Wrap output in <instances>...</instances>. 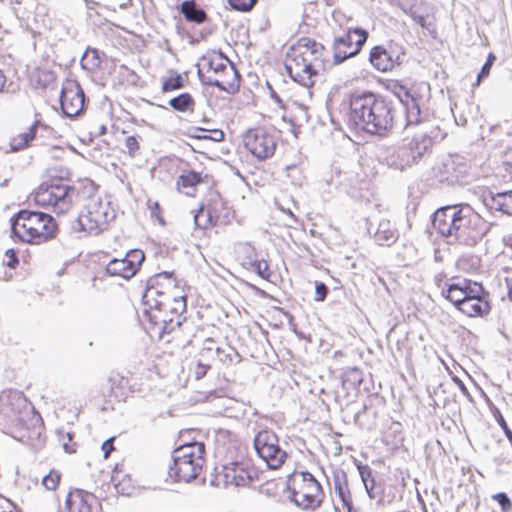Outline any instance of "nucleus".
<instances>
[{
    "mask_svg": "<svg viewBox=\"0 0 512 512\" xmlns=\"http://www.w3.org/2000/svg\"><path fill=\"white\" fill-rule=\"evenodd\" d=\"M116 436H112L109 439L105 440L101 445V450L103 452L104 459H108L113 451H115V442Z\"/></svg>",
    "mask_w": 512,
    "mask_h": 512,
    "instance_id": "49",
    "label": "nucleus"
},
{
    "mask_svg": "<svg viewBox=\"0 0 512 512\" xmlns=\"http://www.w3.org/2000/svg\"><path fill=\"white\" fill-rule=\"evenodd\" d=\"M211 180L212 176L204 171L184 170L177 178L176 189L182 194L194 197L197 186L202 183H208Z\"/></svg>",
    "mask_w": 512,
    "mask_h": 512,
    "instance_id": "27",
    "label": "nucleus"
},
{
    "mask_svg": "<svg viewBox=\"0 0 512 512\" xmlns=\"http://www.w3.org/2000/svg\"><path fill=\"white\" fill-rule=\"evenodd\" d=\"M483 201L491 210L512 216V190L496 194L490 192L484 196Z\"/></svg>",
    "mask_w": 512,
    "mask_h": 512,
    "instance_id": "29",
    "label": "nucleus"
},
{
    "mask_svg": "<svg viewBox=\"0 0 512 512\" xmlns=\"http://www.w3.org/2000/svg\"><path fill=\"white\" fill-rule=\"evenodd\" d=\"M403 55L404 52L401 46L389 42L387 46L376 45L372 47L369 53V61L377 71L389 72L402 63Z\"/></svg>",
    "mask_w": 512,
    "mask_h": 512,
    "instance_id": "21",
    "label": "nucleus"
},
{
    "mask_svg": "<svg viewBox=\"0 0 512 512\" xmlns=\"http://www.w3.org/2000/svg\"><path fill=\"white\" fill-rule=\"evenodd\" d=\"M4 265L10 269H16L19 266L20 263V257H19V251L10 248L7 249L4 253Z\"/></svg>",
    "mask_w": 512,
    "mask_h": 512,
    "instance_id": "42",
    "label": "nucleus"
},
{
    "mask_svg": "<svg viewBox=\"0 0 512 512\" xmlns=\"http://www.w3.org/2000/svg\"><path fill=\"white\" fill-rule=\"evenodd\" d=\"M95 192L79 199L82 209L73 226L75 232L85 236L99 235L106 231L116 218L112 203L100 196L99 186L94 182Z\"/></svg>",
    "mask_w": 512,
    "mask_h": 512,
    "instance_id": "12",
    "label": "nucleus"
},
{
    "mask_svg": "<svg viewBox=\"0 0 512 512\" xmlns=\"http://www.w3.org/2000/svg\"><path fill=\"white\" fill-rule=\"evenodd\" d=\"M82 66L87 70H96L101 66L99 52L95 48H88L82 57Z\"/></svg>",
    "mask_w": 512,
    "mask_h": 512,
    "instance_id": "36",
    "label": "nucleus"
},
{
    "mask_svg": "<svg viewBox=\"0 0 512 512\" xmlns=\"http://www.w3.org/2000/svg\"><path fill=\"white\" fill-rule=\"evenodd\" d=\"M111 483L117 493L123 496L133 495L138 488L132 467L127 465L124 461L116 463L112 469Z\"/></svg>",
    "mask_w": 512,
    "mask_h": 512,
    "instance_id": "25",
    "label": "nucleus"
},
{
    "mask_svg": "<svg viewBox=\"0 0 512 512\" xmlns=\"http://www.w3.org/2000/svg\"><path fill=\"white\" fill-rule=\"evenodd\" d=\"M423 2L415 1L414 3L410 4L408 7L403 8L404 12L410 16L412 19L415 18L419 14V7L423 5Z\"/></svg>",
    "mask_w": 512,
    "mask_h": 512,
    "instance_id": "51",
    "label": "nucleus"
},
{
    "mask_svg": "<svg viewBox=\"0 0 512 512\" xmlns=\"http://www.w3.org/2000/svg\"><path fill=\"white\" fill-rule=\"evenodd\" d=\"M244 148L259 161L271 158L277 148L275 131L266 126L249 128L242 137Z\"/></svg>",
    "mask_w": 512,
    "mask_h": 512,
    "instance_id": "15",
    "label": "nucleus"
},
{
    "mask_svg": "<svg viewBox=\"0 0 512 512\" xmlns=\"http://www.w3.org/2000/svg\"><path fill=\"white\" fill-rule=\"evenodd\" d=\"M22 260L24 263H27L28 260L30 259V254H29V251L28 250H25V254H22Z\"/></svg>",
    "mask_w": 512,
    "mask_h": 512,
    "instance_id": "57",
    "label": "nucleus"
},
{
    "mask_svg": "<svg viewBox=\"0 0 512 512\" xmlns=\"http://www.w3.org/2000/svg\"><path fill=\"white\" fill-rule=\"evenodd\" d=\"M495 417H496V421H497V423H498V424L500 425V427L503 429L504 433H505L506 431H509V430H510V429H509V427H508V425H507V423H506V421H505V419H504V417H503V415H502L499 411H497V414H496V416H495Z\"/></svg>",
    "mask_w": 512,
    "mask_h": 512,
    "instance_id": "53",
    "label": "nucleus"
},
{
    "mask_svg": "<svg viewBox=\"0 0 512 512\" xmlns=\"http://www.w3.org/2000/svg\"><path fill=\"white\" fill-rule=\"evenodd\" d=\"M194 433L193 429H185L178 434V445L171 452L168 467V475L174 482L190 483L205 471L206 447L204 442L192 436Z\"/></svg>",
    "mask_w": 512,
    "mask_h": 512,
    "instance_id": "7",
    "label": "nucleus"
},
{
    "mask_svg": "<svg viewBox=\"0 0 512 512\" xmlns=\"http://www.w3.org/2000/svg\"><path fill=\"white\" fill-rule=\"evenodd\" d=\"M236 261L246 270L257 273L268 280L271 276L269 264L264 259H258L256 249L250 243H239L235 249Z\"/></svg>",
    "mask_w": 512,
    "mask_h": 512,
    "instance_id": "22",
    "label": "nucleus"
},
{
    "mask_svg": "<svg viewBox=\"0 0 512 512\" xmlns=\"http://www.w3.org/2000/svg\"><path fill=\"white\" fill-rule=\"evenodd\" d=\"M311 96L309 88H289L283 92V96L278 95L274 90L271 91V97L277 102L281 108L297 109L300 112L298 119L292 120V132L297 135L299 128L301 127V121L308 120L307 105L305 104L303 96Z\"/></svg>",
    "mask_w": 512,
    "mask_h": 512,
    "instance_id": "18",
    "label": "nucleus"
},
{
    "mask_svg": "<svg viewBox=\"0 0 512 512\" xmlns=\"http://www.w3.org/2000/svg\"><path fill=\"white\" fill-rule=\"evenodd\" d=\"M413 20L422 28L430 29L433 27V21H429L424 15L418 14Z\"/></svg>",
    "mask_w": 512,
    "mask_h": 512,
    "instance_id": "52",
    "label": "nucleus"
},
{
    "mask_svg": "<svg viewBox=\"0 0 512 512\" xmlns=\"http://www.w3.org/2000/svg\"><path fill=\"white\" fill-rule=\"evenodd\" d=\"M210 370L207 364H202L198 362L196 359L189 367L190 375H192L196 380L202 379L207 372Z\"/></svg>",
    "mask_w": 512,
    "mask_h": 512,
    "instance_id": "43",
    "label": "nucleus"
},
{
    "mask_svg": "<svg viewBox=\"0 0 512 512\" xmlns=\"http://www.w3.org/2000/svg\"><path fill=\"white\" fill-rule=\"evenodd\" d=\"M95 192L94 181L81 178L71 185L57 180L42 183L34 192V201L42 207H50L56 214H65L79 204V199L91 196Z\"/></svg>",
    "mask_w": 512,
    "mask_h": 512,
    "instance_id": "9",
    "label": "nucleus"
},
{
    "mask_svg": "<svg viewBox=\"0 0 512 512\" xmlns=\"http://www.w3.org/2000/svg\"><path fill=\"white\" fill-rule=\"evenodd\" d=\"M433 227L444 237L473 246L489 231L484 218L469 205L446 206L436 210Z\"/></svg>",
    "mask_w": 512,
    "mask_h": 512,
    "instance_id": "6",
    "label": "nucleus"
},
{
    "mask_svg": "<svg viewBox=\"0 0 512 512\" xmlns=\"http://www.w3.org/2000/svg\"><path fill=\"white\" fill-rule=\"evenodd\" d=\"M180 12L188 22L202 24L207 21V13L198 7L194 0H186L180 5Z\"/></svg>",
    "mask_w": 512,
    "mask_h": 512,
    "instance_id": "32",
    "label": "nucleus"
},
{
    "mask_svg": "<svg viewBox=\"0 0 512 512\" xmlns=\"http://www.w3.org/2000/svg\"><path fill=\"white\" fill-rule=\"evenodd\" d=\"M496 60V56L493 53H490L487 57L485 64L483 65L480 73L477 76V84L481 82L482 78L487 77L490 74V70Z\"/></svg>",
    "mask_w": 512,
    "mask_h": 512,
    "instance_id": "46",
    "label": "nucleus"
},
{
    "mask_svg": "<svg viewBox=\"0 0 512 512\" xmlns=\"http://www.w3.org/2000/svg\"><path fill=\"white\" fill-rule=\"evenodd\" d=\"M61 481V473L58 470L52 469L42 479V485L46 490L54 491L58 488Z\"/></svg>",
    "mask_w": 512,
    "mask_h": 512,
    "instance_id": "40",
    "label": "nucleus"
},
{
    "mask_svg": "<svg viewBox=\"0 0 512 512\" xmlns=\"http://www.w3.org/2000/svg\"><path fill=\"white\" fill-rule=\"evenodd\" d=\"M140 141H141V137L140 136H128L125 138V141H124V146L126 148V153L129 155V157L131 158H135L137 157L139 154H140Z\"/></svg>",
    "mask_w": 512,
    "mask_h": 512,
    "instance_id": "41",
    "label": "nucleus"
},
{
    "mask_svg": "<svg viewBox=\"0 0 512 512\" xmlns=\"http://www.w3.org/2000/svg\"><path fill=\"white\" fill-rule=\"evenodd\" d=\"M55 82V73L46 67L37 66L29 73V83L35 89H46Z\"/></svg>",
    "mask_w": 512,
    "mask_h": 512,
    "instance_id": "31",
    "label": "nucleus"
},
{
    "mask_svg": "<svg viewBox=\"0 0 512 512\" xmlns=\"http://www.w3.org/2000/svg\"><path fill=\"white\" fill-rule=\"evenodd\" d=\"M502 166L505 175L512 180V147H508L504 152Z\"/></svg>",
    "mask_w": 512,
    "mask_h": 512,
    "instance_id": "47",
    "label": "nucleus"
},
{
    "mask_svg": "<svg viewBox=\"0 0 512 512\" xmlns=\"http://www.w3.org/2000/svg\"><path fill=\"white\" fill-rule=\"evenodd\" d=\"M254 448L271 469H279L287 459L286 451L280 447L279 438L272 430L259 431L254 438Z\"/></svg>",
    "mask_w": 512,
    "mask_h": 512,
    "instance_id": "16",
    "label": "nucleus"
},
{
    "mask_svg": "<svg viewBox=\"0 0 512 512\" xmlns=\"http://www.w3.org/2000/svg\"><path fill=\"white\" fill-rule=\"evenodd\" d=\"M148 208L150 210L151 216L155 218L161 225H165V220L163 216V210L157 201H149Z\"/></svg>",
    "mask_w": 512,
    "mask_h": 512,
    "instance_id": "45",
    "label": "nucleus"
},
{
    "mask_svg": "<svg viewBox=\"0 0 512 512\" xmlns=\"http://www.w3.org/2000/svg\"><path fill=\"white\" fill-rule=\"evenodd\" d=\"M144 260L145 254L142 250L132 249L123 258L110 260L105 271L111 277L129 280L138 273Z\"/></svg>",
    "mask_w": 512,
    "mask_h": 512,
    "instance_id": "20",
    "label": "nucleus"
},
{
    "mask_svg": "<svg viewBox=\"0 0 512 512\" xmlns=\"http://www.w3.org/2000/svg\"><path fill=\"white\" fill-rule=\"evenodd\" d=\"M5 82H6V78H5V75L3 74V72L0 70V91L3 89L4 85H5Z\"/></svg>",
    "mask_w": 512,
    "mask_h": 512,
    "instance_id": "56",
    "label": "nucleus"
},
{
    "mask_svg": "<svg viewBox=\"0 0 512 512\" xmlns=\"http://www.w3.org/2000/svg\"><path fill=\"white\" fill-rule=\"evenodd\" d=\"M230 352V348L228 351L220 348L213 338H206L195 359L202 364H207L212 369L213 367L230 365L233 361Z\"/></svg>",
    "mask_w": 512,
    "mask_h": 512,
    "instance_id": "23",
    "label": "nucleus"
},
{
    "mask_svg": "<svg viewBox=\"0 0 512 512\" xmlns=\"http://www.w3.org/2000/svg\"><path fill=\"white\" fill-rule=\"evenodd\" d=\"M396 110L393 102L373 92L350 97L348 118L356 129L380 136L394 127Z\"/></svg>",
    "mask_w": 512,
    "mask_h": 512,
    "instance_id": "4",
    "label": "nucleus"
},
{
    "mask_svg": "<svg viewBox=\"0 0 512 512\" xmlns=\"http://www.w3.org/2000/svg\"><path fill=\"white\" fill-rule=\"evenodd\" d=\"M335 493L343 503V506L347 509L348 512H352L353 508V499L350 489L348 487V483L345 482H336L335 483Z\"/></svg>",
    "mask_w": 512,
    "mask_h": 512,
    "instance_id": "35",
    "label": "nucleus"
},
{
    "mask_svg": "<svg viewBox=\"0 0 512 512\" xmlns=\"http://www.w3.org/2000/svg\"><path fill=\"white\" fill-rule=\"evenodd\" d=\"M367 38V31L360 28L349 29L344 35L336 38L333 43L334 63L340 64L357 55Z\"/></svg>",
    "mask_w": 512,
    "mask_h": 512,
    "instance_id": "19",
    "label": "nucleus"
},
{
    "mask_svg": "<svg viewBox=\"0 0 512 512\" xmlns=\"http://www.w3.org/2000/svg\"><path fill=\"white\" fill-rule=\"evenodd\" d=\"M60 103L63 113L68 117H75L84 110L85 95L81 86L75 81L64 84Z\"/></svg>",
    "mask_w": 512,
    "mask_h": 512,
    "instance_id": "24",
    "label": "nucleus"
},
{
    "mask_svg": "<svg viewBox=\"0 0 512 512\" xmlns=\"http://www.w3.org/2000/svg\"><path fill=\"white\" fill-rule=\"evenodd\" d=\"M454 382L458 385V387L460 388V390L463 392V393H467V388L465 386V384L463 383L462 380H460L459 378L457 377H454L453 378Z\"/></svg>",
    "mask_w": 512,
    "mask_h": 512,
    "instance_id": "55",
    "label": "nucleus"
},
{
    "mask_svg": "<svg viewBox=\"0 0 512 512\" xmlns=\"http://www.w3.org/2000/svg\"><path fill=\"white\" fill-rule=\"evenodd\" d=\"M37 124H33L26 131L19 133L11 138L10 145L14 151L22 150L29 146L30 142L36 136Z\"/></svg>",
    "mask_w": 512,
    "mask_h": 512,
    "instance_id": "33",
    "label": "nucleus"
},
{
    "mask_svg": "<svg viewBox=\"0 0 512 512\" xmlns=\"http://www.w3.org/2000/svg\"><path fill=\"white\" fill-rule=\"evenodd\" d=\"M58 232L56 220L44 212L23 209L11 218L12 236L25 244H46L55 239Z\"/></svg>",
    "mask_w": 512,
    "mask_h": 512,
    "instance_id": "11",
    "label": "nucleus"
},
{
    "mask_svg": "<svg viewBox=\"0 0 512 512\" xmlns=\"http://www.w3.org/2000/svg\"><path fill=\"white\" fill-rule=\"evenodd\" d=\"M59 442L63 447L64 451L68 454L76 453L78 449V444L74 440V435L70 432H58Z\"/></svg>",
    "mask_w": 512,
    "mask_h": 512,
    "instance_id": "39",
    "label": "nucleus"
},
{
    "mask_svg": "<svg viewBox=\"0 0 512 512\" xmlns=\"http://www.w3.org/2000/svg\"><path fill=\"white\" fill-rule=\"evenodd\" d=\"M230 6L240 12L250 11L257 3V0H228Z\"/></svg>",
    "mask_w": 512,
    "mask_h": 512,
    "instance_id": "44",
    "label": "nucleus"
},
{
    "mask_svg": "<svg viewBox=\"0 0 512 512\" xmlns=\"http://www.w3.org/2000/svg\"><path fill=\"white\" fill-rule=\"evenodd\" d=\"M145 315L151 320L159 333L180 326L181 317L187 310V289L183 279L174 271L156 273L147 281L142 296Z\"/></svg>",
    "mask_w": 512,
    "mask_h": 512,
    "instance_id": "2",
    "label": "nucleus"
},
{
    "mask_svg": "<svg viewBox=\"0 0 512 512\" xmlns=\"http://www.w3.org/2000/svg\"><path fill=\"white\" fill-rule=\"evenodd\" d=\"M1 408L6 434L33 452L41 451L47 442L45 422L26 395L18 390L2 392Z\"/></svg>",
    "mask_w": 512,
    "mask_h": 512,
    "instance_id": "3",
    "label": "nucleus"
},
{
    "mask_svg": "<svg viewBox=\"0 0 512 512\" xmlns=\"http://www.w3.org/2000/svg\"><path fill=\"white\" fill-rule=\"evenodd\" d=\"M229 217V208L227 203L218 193H213L200 206L194 221L197 227L209 229L218 224L227 222Z\"/></svg>",
    "mask_w": 512,
    "mask_h": 512,
    "instance_id": "17",
    "label": "nucleus"
},
{
    "mask_svg": "<svg viewBox=\"0 0 512 512\" xmlns=\"http://www.w3.org/2000/svg\"><path fill=\"white\" fill-rule=\"evenodd\" d=\"M375 241L380 246L390 247L397 242L399 233L395 225L388 219L380 221L374 234Z\"/></svg>",
    "mask_w": 512,
    "mask_h": 512,
    "instance_id": "30",
    "label": "nucleus"
},
{
    "mask_svg": "<svg viewBox=\"0 0 512 512\" xmlns=\"http://www.w3.org/2000/svg\"><path fill=\"white\" fill-rule=\"evenodd\" d=\"M67 512H102L97 498L83 490H74L68 493L65 501Z\"/></svg>",
    "mask_w": 512,
    "mask_h": 512,
    "instance_id": "26",
    "label": "nucleus"
},
{
    "mask_svg": "<svg viewBox=\"0 0 512 512\" xmlns=\"http://www.w3.org/2000/svg\"><path fill=\"white\" fill-rule=\"evenodd\" d=\"M327 294H328L327 286L324 283H322V282L316 283V286H315V300L318 301V302H322V301H324L326 299Z\"/></svg>",
    "mask_w": 512,
    "mask_h": 512,
    "instance_id": "50",
    "label": "nucleus"
},
{
    "mask_svg": "<svg viewBox=\"0 0 512 512\" xmlns=\"http://www.w3.org/2000/svg\"><path fill=\"white\" fill-rule=\"evenodd\" d=\"M288 489L295 503L304 509L314 510L324 499L322 486L309 472H294L288 479Z\"/></svg>",
    "mask_w": 512,
    "mask_h": 512,
    "instance_id": "14",
    "label": "nucleus"
},
{
    "mask_svg": "<svg viewBox=\"0 0 512 512\" xmlns=\"http://www.w3.org/2000/svg\"><path fill=\"white\" fill-rule=\"evenodd\" d=\"M388 89L403 104L406 110V136L400 151L406 157V165L417 163L433 146L431 126L425 123L422 107L429 94L426 82L403 83L392 80Z\"/></svg>",
    "mask_w": 512,
    "mask_h": 512,
    "instance_id": "1",
    "label": "nucleus"
},
{
    "mask_svg": "<svg viewBox=\"0 0 512 512\" xmlns=\"http://www.w3.org/2000/svg\"><path fill=\"white\" fill-rule=\"evenodd\" d=\"M325 46L310 37H301L286 52L285 67L289 76L303 87L311 88L316 77L329 68Z\"/></svg>",
    "mask_w": 512,
    "mask_h": 512,
    "instance_id": "5",
    "label": "nucleus"
},
{
    "mask_svg": "<svg viewBox=\"0 0 512 512\" xmlns=\"http://www.w3.org/2000/svg\"><path fill=\"white\" fill-rule=\"evenodd\" d=\"M441 296L469 318L486 317L492 309L489 292L482 283L471 279H451L442 287Z\"/></svg>",
    "mask_w": 512,
    "mask_h": 512,
    "instance_id": "8",
    "label": "nucleus"
},
{
    "mask_svg": "<svg viewBox=\"0 0 512 512\" xmlns=\"http://www.w3.org/2000/svg\"><path fill=\"white\" fill-rule=\"evenodd\" d=\"M169 105L176 111L187 112L193 111L195 107V100L190 93H181L169 101Z\"/></svg>",
    "mask_w": 512,
    "mask_h": 512,
    "instance_id": "34",
    "label": "nucleus"
},
{
    "mask_svg": "<svg viewBox=\"0 0 512 512\" xmlns=\"http://www.w3.org/2000/svg\"><path fill=\"white\" fill-rule=\"evenodd\" d=\"M493 499L498 502V504L501 506V510L503 512H509L512 509V502L509 499V497L503 493H497L493 495Z\"/></svg>",
    "mask_w": 512,
    "mask_h": 512,
    "instance_id": "48",
    "label": "nucleus"
},
{
    "mask_svg": "<svg viewBox=\"0 0 512 512\" xmlns=\"http://www.w3.org/2000/svg\"><path fill=\"white\" fill-rule=\"evenodd\" d=\"M184 87V79L178 73H173L162 80L161 90L164 93L179 90Z\"/></svg>",
    "mask_w": 512,
    "mask_h": 512,
    "instance_id": "37",
    "label": "nucleus"
},
{
    "mask_svg": "<svg viewBox=\"0 0 512 512\" xmlns=\"http://www.w3.org/2000/svg\"><path fill=\"white\" fill-rule=\"evenodd\" d=\"M135 392L128 377L112 373L108 378V397L115 401H125Z\"/></svg>",
    "mask_w": 512,
    "mask_h": 512,
    "instance_id": "28",
    "label": "nucleus"
},
{
    "mask_svg": "<svg viewBox=\"0 0 512 512\" xmlns=\"http://www.w3.org/2000/svg\"><path fill=\"white\" fill-rule=\"evenodd\" d=\"M505 286L507 288V297L510 301H512V279L505 278Z\"/></svg>",
    "mask_w": 512,
    "mask_h": 512,
    "instance_id": "54",
    "label": "nucleus"
},
{
    "mask_svg": "<svg viewBox=\"0 0 512 512\" xmlns=\"http://www.w3.org/2000/svg\"><path fill=\"white\" fill-rule=\"evenodd\" d=\"M196 139H210L213 141H223L225 134L221 129L206 130L204 128H194V134L192 135Z\"/></svg>",
    "mask_w": 512,
    "mask_h": 512,
    "instance_id": "38",
    "label": "nucleus"
},
{
    "mask_svg": "<svg viewBox=\"0 0 512 512\" xmlns=\"http://www.w3.org/2000/svg\"><path fill=\"white\" fill-rule=\"evenodd\" d=\"M200 79L228 93H235L240 86V75L229 59L221 52L211 51L201 58L198 69Z\"/></svg>",
    "mask_w": 512,
    "mask_h": 512,
    "instance_id": "13",
    "label": "nucleus"
},
{
    "mask_svg": "<svg viewBox=\"0 0 512 512\" xmlns=\"http://www.w3.org/2000/svg\"><path fill=\"white\" fill-rule=\"evenodd\" d=\"M257 479V471L245 457V449L230 443L224 447L221 463L215 467L212 483L223 488H246Z\"/></svg>",
    "mask_w": 512,
    "mask_h": 512,
    "instance_id": "10",
    "label": "nucleus"
}]
</instances>
